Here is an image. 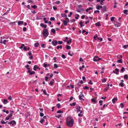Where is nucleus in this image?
Returning <instances> with one entry per match:
<instances>
[{"mask_svg":"<svg viewBox=\"0 0 128 128\" xmlns=\"http://www.w3.org/2000/svg\"><path fill=\"white\" fill-rule=\"evenodd\" d=\"M66 124L68 126L72 127L73 126L74 120L71 117H68L67 118Z\"/></svg>","mask_w":128,"mask_h":128,"instance_id":"f257e3e1","label":"nucleus"},{"mask_svg":"<svg viewBox=\"0 0 128 128\" xmlns=\"http://www.w3.org/2000/svg\"><path fill=\"white\" fill-rule=\"evenodd\" d=\"M44 38H46L48 35V30L47 29H44L42 33Z\"/></svg>","mask_w":128,"mask_h":128,"instance_id":"f03ea898","label":"nucleus"},{"mask_svg":"<svg viewBox=\"0 0 128 128\" xmlns=\"http://www.w3.org/2000/svg\"><path fill=\"white\" fill-rule=\"evenodd\" d=\"M102 59L100 58H99L97 56H95L94 59H93V60L94 62H97L98 61H99L101 60Z\"/></svg>","mask_w":128,"mask_h":128,"instance_id":"7ed1b4c3","label":"nucleus"},{"mask_svg":"<svg viewBox=\"0 0 128 128\" xmlns=\"http://www.w3.org/2000/svg\"><path fill=\"white\" fill-rule=\"evenodd\" d=\"M16 122L14 120H12L8 123V124H12V126L14 125H16Z\"/></svg>","mask_w":128,"mask_h":128,"instance_id":"20e7f679","label":"nucleus"},{"mask_svg":"<svg viewBox=\"0 0 128 128\" xmlns=\"http://www.w3.org/2000/svg\"><path fill=\"white\" fill-rule=\"evenodd\" d=\"M101 12L102 13H103L104 12L106 11V8L105 6H102L101 10Z\"/></svg>","mask_w":128,"mask_h":128,"instance_id":"39448f33","label":"nucleus"},{"mask_svg":"<svg viewBox=\"0 0 128 128\" xmlns=\"http://www.w3.org/2000/svg\"><path fill=\"white\" fill-rule=\"evenodd\" d=\"M80 95L79 96V98L81 100V101H84V100L83 99L82 97L83 96V94L82 92H80ZM84 96H83V97Z\"/></svg>","mask_w":128,"mask_h":128,"instance_id":"423d86ee","label":"nucleus"},{"mask_svg":"<svg viewBox=\"0 0 128 128\" xmlns=\"http://www.w3.org/2000/svg\"><path fill=\"white\" fill-rule=\"evenodd\" d=\"M28 72L29 73V74L30 75H32L34 74L35 73V72L34 71H32L31 70H29L28 71Z\"/></svg>","mask_w":128,"mask_h":128,"instance_id":"0eeeda50","label":"nucleus"},{"mask_svg":"<svg viewBox=\"0 0 128 128\" xmlns=\"http://www.w3.org/2000/svg\"><path fill=\"white\" fill-rule=\"evenodd\" d=\"M57 41L56 40L52 41V45L54 46H56L57 45Z\"/></svg>","mask_w":128,"mask_h":128,"instance_id":"6e6552de","label":"nucleus"},{"mask_svg":"<svg viewBox=\"0 0 128 128\" xmlns=\"http://www.w3.org/2000/svg\"><path fill=\"white\" fill-rule=\"evenodd\" d=\"M119 72V70L117 68H116L114 70L113 72L114 73L116 74H118V72Z\"/></svg>","mask_w":128,"mask_h":128,"instance_id":"1a4fd4ad","label":"nucleus"},{"mask_svg":"<svg viewBox=\"0 0 128 128\" xmlns=\"http://www.w3.org/2000/svg\"><path fill=\"white\" fill-rule=\"evenodd\" d=\"M12 116V113H10L8 117H6V120H8L10 119Z\"/></svg>","mask_w":128,"mask_h":128,"instance_id":"9d476101","label":"nucleus"},{"mask_svg":"<svg viewBox=\"0 0 128 128\" xmlns=\"http://www.w3.org/2000/svg\"><path fill=\"white\" fill-rule=\"evenodd\" d=\"M118 100V98H113L112 100V102L113 104H114L116 101H117Z\"/></svg>","mask_w":128,"mask_h":128,"instance_id":"9b49d317","label":"nucleus"},{"mask_svg":"<svg viewBox=\"0 0 128 128\" xmlns=\"http://www.w3.org/2000/svg\"><path fill=\"white\" fill-rule=\"evenodd\" d=\"M40 26H42L44 28H46L47 27V25L46 24L45 25H44L43 23H41Z\"/></svg>","mask_w":128,"mask_h":128,"instance_id":"f8f14e48","label":"nucleus"},{"mask_svg":"<svg viewBox=\"0 0 128 128\" xmlns=\"http://www.w3.org/2000/svg\"><path fill=\"white\" fill-rule=\"evenodd\" d=\"M80 106H77L76 108V110L77 112H80Z\"/></svg>","mask_w":128,"mask_h":128,"instance_id":"ddd939ff","label":"nucleus"},{"mask_svg":"<svg viewBox=\"0 0 128 128\" xmlns=\"http://www.w3.org/2000/svg\"><path fill=\"white\" fill-rule=\"evenodd\" d=\"M62 22L64 24L65 26H66L67 25V23H68L67 22V21L66 20H63Z\"/></svg>","mask_w":128,"mask_h":128,"instance_id":"4468645a","label":"nucleus"},{"mask_svg":"<svg viewBox=\"0 0 128 128\" xmlns=\"http://www.w3.org/2000/svg\"><path fill=\"white\" fill-rule=\"evenodd\" d=\"M24 22L23 21H19L18 22V25H20L21 24H24Z\"/></svg>","mask_w":128,"mask_h":128,"instance_id":"2eb2a0df","label":"nucleus"},{"mask_svg":"<svg viewBox=\"0 0 128 128\" xmlns=\"http://www.w3.org/2000/svg\"><path fill=\"white\" fill-rule=\"evenodd\" d=\"M84 23L83 22H82V21H80L79 23V24L80 26L81 27L84 26V25L82 24Z\"/></svg>","mask_w":128,"mask_h":128,"instance_id":"dca6fc26","label":"nucleus"},{"mask_svg":"<svg viewBox=\"0 0 128 128\" xmlns=\"http://www.w3.org/2000/svg\"><path fill=\"white\" fill-rule=\"evenodd\" d=\"M91 101L92 102H94L95 104L96 103V101L95 100V99L94 98H92L91 99Z\"/></svg>","mask_w":128,"mask_h":128,"instance_id":"f3484780","label":"nucleus"},{"mask_svg":"<svg viewBox=\"0 0 128 128\" xmlns=\"http://www.w3.org/2000/svg\"><path fill=\"white\" fill-rule=\"evenodd\" d=\"M102 8V6H100L98 5L97 6H96V8L98 10H99L100 8Z\"/></svg>","mask_w":128,"mask_h":128,"instance_id":"a211bd4d","label":"nucleus"},{"mask_svg":"<svg viewBox=\"0 0 128 128\" xmlns=\"http://www.w3.org/2000/svg\"><path fill=\"white\" fill-rule=\"evenodd\" d=\"M122 59H121L120 60H118L117 61V62L118 63H122Z\"/></svg>","mask_w":128,"mask_h":128,"instance_id":"6ab92c4d","label":"nucleus"},{"mask_svg":"<svg viewBox=\"0 0 128 128\" xmlns=\"http://www.w3.org/2000/svg\"><path fill=\"white\" fill-rule=\"evenodd\" d=\"M66 49L67 50H68L71 48V47L70 46L68 45L66 46Z\"/></svg>","mask_w":128,"mask_h":128,"instance_id":"aec40b11","label":"nucleus"},{"mask_svg":"<svg viewBox=\"0 0 128 128\" xmlns=\"http://www.w3.org/2000/svg\"><path fill=\"white\" fill-rule=\"evenodd\" d=\"M95 25L96 26H100V23L99 22H98L95 24Z\"/></svg>","mask_w":128,"mask_h":128,"instance_id":"412c9836","label":"nucleus"},{"mask_svg":"<svg viewBox=\"0 0 128 128\" xmlns=\"http://www.w3.org/2000/svg\"><path fill=\"white\" fill-rule=\"evenodd\" d=\"M76 102H73L72 104H70V106H74L76 105Z\"/></svg>","mask_w":128,"mask_h":128,"instance_id":"4be33fe9","label":"nucleus"},{"mask_svg":"<svg viewBox=\"0 0 128 128\" xmlns=\"http://www.w3.org/2000/svg\"><path fill=\"white\" fill-rule=\"evenodd\" d=\"M62 114H59L58 116H56L55 117L58 118H59L60 117H62Z\"/></svg>","mask_w":128,"mask_h":128,"instance_id":"5701e85b","label":"nucleus"},{"mask_svg":"<svg viewBox=\"0 0 128 128\" xmlns=\"http://www.w3.org/2000/svg\"><path fill=\"white\" fill-rule=\"evenodd\" d=\"M57 113L58 114H60V113H63V112L62 110H58L57 112Z\"/></svg>","mask_w":128,"mask_h":128,"instance_id":"b1692460","label":"nucleus"},{"mask_svg":"<svg viewBox=\"0 0 128 128\" xmlns=\"http://www.w3.org/2000/svg\"><path fill=\"white\" fill-rule=\"evenodd\" d=\"M102 81L103 82H106V79L105 78H103L102 80Z\"/></svg>","mask_w":128,"mask_h":128,"instance_id":"393cba45","label":"nucleus"},{"mask_svg":"<svg viewBox=\"0 0 128 128\" xmlns=\"http://www.w3.org/2000/svg\"><path fill=\"white\" fill-rule=\"evenodd\" d=\"M128 75L125 74L124 76V78L125 79L127 80L128 79Z\"/></svg>","mask_w":128,"mask_h":128,"instance_id":"a878e982","label":"nucleus"},{"mask_svg":"<svg viewBox=\"0 0 128 128\" xmlns=\"http://www.w3.org/2000/svg\"><path fill=\"white\" fill-rule=\"evenodd\" d=\"M51 32L53 33L54 34H55L56 33V31L55 30L52 28L51 30Z\"/></svg>","mask_w":128,"mask_h":128,"instance_id":"bb28decb","label":"nucleus"},{"mask_svg":"<svg viewBox=\"0 0 128 128\" xmlns=\"http://www.w3.org/2000/svg\"><path fill=\"white\" fill-rule=\"evenodd\" d=\"M42 91H43V93L45 95H48L46 92V90H43V89L42 90Z\"/></svg>","mask_w":128,"mask_h":128,"instance_id":"cd10ccee","label":"nucleus"},{"mask_svg":"<svg viewBox=\"0 0 128 128\" xmlns=\"http://www.w3.org/2000/svg\"><path fill=\"white\" fill-rule=\"evenodd\" d=\"M83 88L84 90H88V89L89 87L86 86L83 87Z\"/></svg>","mask_w":128,"mask_h":128,"instance_id":"c85d7f7f","label":"nucleus"},{"mask_svg":"<svg viewBox=\"0 0 128 128\" xmlns=\"http://www.w3.org/2000/svg\"><path fill=\"white\" fill-rule=\"evenodd\" d=\"M61 15L62 16V17H65L66 18L67 17V15L65 14H61Z\"/></svg>","mask_w":128,"mask_h":128,"instance_id":"c756f323","label":"nucleus"},{"mask_svg":"<svg viewBox=\"0 0 128 128\" xmlns=\"http://www.w3.org/2000/svg\"><path fill=\"white\" fill-rule=\"evenodd\" d=\"M119 85L122 87H123L124 86V84L122 82H120V83Z\"/></svg>","mask_w":128,"mask_h":128,"instance_id":"7c9ffc66","label":"nucleus"},{"mask_svg":"<svg viewBox=\"0 0 128 128\" xmlns=\"http://www.w3.org/2000/svg\"><path fill=\"white\" fill-rule=\"evenodd\" d=\"M124 103H121L120 104V105L121 106V108H123L124 107Z\"/></svg>","mask_w":128,"mask_h":128,"instance_id":"2f4dec72","label":"nucleus"},{"mask_svg":"<svg viewBox=\"0 0 128 128\" xmlns=\"http://www.w3.org/2000/svg\"><path fill=\"white\" fill-rule=\"evenodd\" d=\"M36 68H37V66L36 65H34V67L33 68V69L34 70H36Z\"/></svg>","mask_w":128,"mask_h":128,"instance_id":"473e14b6","label":"nucleus"},{"mask_svg":"<svg viewBox=\"0 0 128 128\" xmlns=\"http://www.w3.org/2000/svg\"><path fill=\"white\" fill-rule=\"evenodd\" d=\"M109 87L107 86L104 88V91L106 92L109 88Z\"/></svg>","mask_w":128,"mask_h":128,"instance_id":"72a5a7b5","label":"nucleus"},{"mask_svg":"<svg viewBox=\"0 0 128 128\" xmlns=\"http://www.w3.org/2000/svg\"><path fill=\"white\" fill-rule=\"evenodd\" d=\"M44 120V119L42 118L40 120V122L42 124Z\"/></svg>","mask_w":128,"mask_h":128,"instance_id":"f704fd0d","label":"nucleus"},{"mask_svg":"<svg viewBox=\"0 0 128 128\" xmlns=\"http://www.w3.org/2000/svg\"><path fill=\"white\" fill-rule=\"evenodd\" d=\"M31 7H32V8H33L34 9H36L37 8V6L36 5H34V6H31Z\"/></svg>","mask_w":128,"mask_h":128,"instance_id":"c9c22d12","label":"nucleus"},{"mask_svg":"<svg viewBox=\"0 0 128 128\" xmlns=\"http://www.w3.org/2000/svg\"><path fill=\"white\" fill-rule=\"evenodd\" d=\"M65 19L68 22H70V20L68 18L67 16L65 18Z\"/></svg>","mask_w":128,"mask_h":128,"instance_id":"e433bc0d","label":"nucleus"},{"mask_svg":"<svg viewBox=\"0 0 128 128\" xmlns=\"http://www.w3.org/2000/svg\"><path fill=\"white\" fill-rule=\"evenodd\" d=\"M127 47H128V44L124 45L123 48L124 49H126Z\"/></svg>","mask_w":128,"mask_h":128,"instance_id":"4c0bfd02","label":"nucleus"},{"mask_svg":"<svg viewBox=\"0 0 128 128\" xmlns=\"http://www.w3.org/2000/svg\"><path fill=\"white\" fill-rule=\"evenodd\" d=\"M72 40H68L67 42V44H70V43H71L72 42Z\"/></svg>","mask_w":128,"mask_h":128,"instance_id":"58836bf2","label":"nucleus"},{"mask_svg":"<svg viewBox=\"0 0 128 128\" xmlns=\"http://www.w3.org/2000/svg\"><path fill=\"white\" fill-rule=\"evenodd\" d=\"M56 106L58 108H59L60 106V104L58 103L56 104Z\"/></svg>","mask_w":128,"mask_h":128,"instance_id":"ea45409f","label":"nucleus"},{"mask_svg":"<svg viewBox=\"0 0 128 128\" xmlns=\"http://www.w3.org/2000/svg\"><path fill=\"white\" fill-rule=\"evenodd\" d=\"M7 100H4V104H6L7 103Z\"/></svg>","mask_w":128,"mask_h":128,"instance_id":"a19ab883","label":"nucleus"},{"mask_svg":"<svg viewBox=\"0 0 128 128\" xmlns=\"http://www.w3.org/2000/svg\"><path fill=\"white\" fill-rule=\"evenodd\" d=\"M39 45L38 43H36L34 44V46L36 47H38Z\"/></svg>","mask_w":128,"mask_h":128,"instance_id":"79ce46f5","label":"nucleus"},{"mask_svg":"<svg viewBox=\"0 0 128 128\" xmlns=\"http://www.w3.org/2000/svg\"><path fill=\"white\" fill-rule=\"evenodd\" d=\"M55 18L54 17H51L50 18V20L51 21L53 20L54 21L55 20Z\"/></svg>","mask_w":128,"mask_h":128,"instance_id":"37998d69","label":"nucleus"},{"mask_svg":"<svg viewBox=\"0 0 128 128\" xmlns=\"http://www.w3.org/2000/svg\"><path fill=\"white\" fill-rule=\"evenodd\" d=\"M54 67L56 68H57L58 67V66L56 64H54Z\"/></svg>","mask_w":128,"mask_h":128,"instance_id":"c03bdc74","label":"nucleus"},{"mask_svg":"<svg viewBox=\"0 0 128 128\" xmlns=\"http://www.w3.org/2000/svg\"><path fill=\"white\" fill-rule=\"evenodd\" d=\"M128 10H124L123 11L124 13L125 14H127L126 13L127 12Z\"/></svg>","mask_w":128,"mask_h":128,"instance_id":"a18cd8bd","label":"nucleus"},{"mask_svg":"<svg viewBox=\"0 0 128 128\" xmlns=\"http://www.w3.org/2000/svg\"><path fill=\"white\" fill-rule=\"evenodd\" d=\"M103 101L102 100H100L99 101V103L100 104V105L102 106V105Z\"/></svg>","mask_w":128,"mask_h":128,"instance_id":"49530a36","label":"nucleus"},{"mask_svg":"<svg viewBox=\"0 0 128 128\" xmlns=\"http://www.w3.org/2000/svg\"><path fill=\"white\" fill-rule=\"evenodd\" d=\"M125 70V68L124 67H122L120 70L121 72H124Z\"/></svg>","mask_w":128,"mask_h":128,"instance_id":"de8ad7c7","label":"nucleus"},{"mask_svg":"<svg viewBox=\"0 0 128 128\" xmlns=\"http://www.w3.org/2000/svg\"><path fill=\"white\" fill-rule=\"evenodd\" d=\"M62 57L64 59L66 58V56L64 54H62Z\"/></svg>","mask_w":128,"mask_h":128,"instance_id":"09e8293b","label":"nucleus"},{"mask_svg":"<svg viewBox=\"0 0 128 128\" xmlns=\"http://www.w3.org/2000/svg\"><path fill=\"white\" fill-rule=\"evenodd\" d=\"M114 17H112L111 18H110L111 21L112 22H113L114 21Z\"/></svg>","mask_w":128,"mask_h":128,"instance_id":"8fccbe9b","label":"nucleus"},{"mask_svg":"<svg viewBox=\"0 0 128 128\" xmlns=\"http://www.w3.org/2000/svg\"><path fill=\"white\" fill-rule=\"evenodd\" d=\"M63 43V42L61 41H59L58 42V44H61Z\"/></svg>","mask_w":128,"mask_h":128,"instance_id":"3c124183","label":"nucleus"},{"mask_svg":"<svg viewBox=\"0 0 128 128\" xmlns=\"http://www.w3.org/2000/svg\"><path fill=\"white\" fill-rule=\"evenodd\" d=\"M45 80L46 81H48L49 80H48V78L47 76H46L45 77Z\"/></svg>","mask_w":128,"mask_h":128,"instance_id":"603ef678","label":"nucleus"},{"mask_svg":"<svg viewBox=\"0 0 128 128\" xmlns=\"http://www.w3.org/2000/svg\"><path fill=\"white\" fill-rule=\"evenodd\" d=\"M8 99L9 100H12V97L11 96H10L8 98Z\"/></svg>","mask_w":128,"mask_h":128,"instance_id":"864d4df0","label":"nucleus"},{"mask_svg":"<svg viewBox=\"0 0 128 128\" xmlns=\"http://www.w3.org/2000/svg\"><path fill=\"white\" fill-rule=\"evenodd\" d=\"M55 3L56 4H60V1H58L56 2Z\"/></svg>","mask_w":128,"mask_h":128,"instance_id":"5fc2aeb1","label":"nucleus"},{"mask_svg":"<svg viewBox=\"0 0 128 128\" xmlns=\"http://www.w3.org/2000/svg\"><path fill=\"white\" fill-rule=\"evenodd\" d=\"M40 116L42 117L44 116V114L43 113L41 112L40 113Z\"/></svg>","mask_w":128,"mask_h":128,"instance_id":"6e6d98bb","label":"nucleus"},{"mask_svg":"<svg viewBox=\"0 0 128 128\" xmlns=\"http://www.w3.org/2000/svg\"><path fill=\"white\" fill-rule=\"evenodd\" d=\"M98 36L97 35H96V36H94L93 38L95 40H96V38H98Z\"/></svg>","mask_w":128,"mask_h":128,"instance_id":"4d7b16f0","label":"nucleus"},{"mask_svg":"<svg viewBox=\"0 0 128 128\" xmlns=\"http://www.w3.org/2000/svg\"><path fill=\"white\" fill-rule=\"evenodd\" d=\"M88 83L89 84H90L91 85L93 84L92 83V80H89V82H88Z\"/></svg>","mask_w":128,"mask_h":128,"instance_id":"13d9d810","label":"nucleus"},{"mask_svg":"<svg viewBox=\"0 0 128 128\" xmlns=\"http://www.w3.org/2000/svg\"><path fill=\"white\" fill-rule=\"evenodd\" d=\"M26 27H24L23 28V30L24 32H25L26 31Z\"/></svg>","mask_w":128,"mask_h":128,"instance_id":"bf43d9fd","label":"nucleus"},{"mask_svg":"<svg viewBox=\"0 0 128 128\" xmlns=\"http://www.w3.org/2000/svg\"><path fill=\"white\" fill-rule=\"evenodd\" d=\"M28 54L30 56H31L32 55V54L30 51L28 52Z\"/></svg>","mask_w":128,"mask_h":128,"instance_id":"052dcab7","label":"nucleus"},{"mask_svg":"<svg viewBox=\"0 0 128 128\" xmlns=\"http://www.w3.org/2000/svg\"><path fill=\"white\" fill-rule=\"evenodd\" d=\"M53 8L54 10H56L57 9V8L56 7H55L54 6H53Z\"/></svg>","mask_w":128,"mask_h":128,"instance_id":"680f3d73","label":"nucleus"},{"mask_svg":"<svg viewBox=\"0 0 128 128\" xmlns=\"http://www.w3.org/2000/svg\"><path fill=\"white\" fill-rule=\"evenodd\" d=\"M1 122V123L2 124H6V122H5L3 121H2Z\"/></svg>","mask_w":128,"mask_h":128,"instance_id":"e2e57ef3","label":"nucleus"},{"mask_svg":"<svg viewBox=\"0 0 128 128\" xmlns=\"http://www.w3.org/2000/svg\"><path fill=\"white\" fill-rule=\"evenodd\" d=\"M68 55L70 56H72V54H70V51H69L68 52Z\"/></svg>","mask_w":128,"mask_h":128,"instance_id":"0e129e2a","label":"nucleus"},{"mask_svg":"<svg viewBox=\"0 0 128 128\" xmlns=\"http://www.w3.org/2000/svg\"><path fill=\"white\" fill-rule=\"evenodd\" d=\"M82 79L84 81H85L86 80V78L84 76H83L82 77Z\"/></svg>","mask_w":128,"mask_h":128,"instance_id":"69168bd1","label":"nucleus"},{"mask_svg":"<svg viewBox=\"0 0 128 128\" xmlns=\"http://www.w3.org/2000/svg\"><path fill=\"white\" fill-rule=\"evenodd\" d=\"M24 49L25 51H26L27 49L26 48V46H24Z\"/></svg>","mask_w":128,"mask_h":128,"instance_id":"338daca9","label":"nucleus"},{"mask_svg":"<svg viewBox=\"0 0 128 128\" xmlns=\"http://www.w3.org/2000/svg\"><path fill=\"white\" fill-rule=\"evenodd\" d=\"M75 21V20L74 19H73L72 20H71L70 21L71 22H74Z\"/></svg>","mask_w":128,"mask_h":128,"instance_id":"774afa93","label":"nucleus"}]
</instances>
